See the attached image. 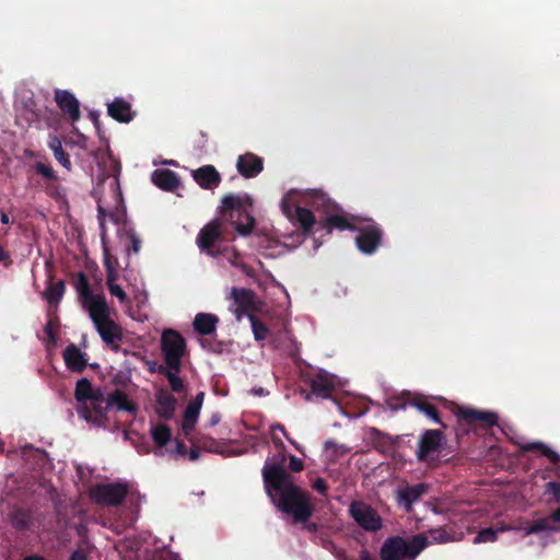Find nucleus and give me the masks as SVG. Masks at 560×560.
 Returning a JSON list of instances; mask_svg holds the SVG:
<instances>
[{"label": "nucleus", "mask_w": 560, "mask_h": 560, "mask_svg": "<svg viewBox=\"0 0 560 560\" xmlns=\"http://www.w3.org/2000/svg\"><path fill=\"white\" fill-rule=\"evenodd\" d=\"M265 489L272 503L294 522H305L312 515L308 495L294 485L281 465L267 460L262 468Z\"/></svg>", "instance_id": "nucleus-1"}, {"label": "nucleus", "mask_w": 560, "mask_h": 560, "mask_svg": "<svg viewBox=\"0 0 560 560\" xmlns=\"http://www.w3.org/2000/svg\"><path fill=\"white\" fill-rule=\"evenodd\" d=\"M75 288L82 305L89 312L102 340L107 345L116 346L121 339V329L109 318V307L105 296L102 293L91 291L88 279L83 273L80 275Z\"/></svg>", "instance_id": "nucleus-2"}, {"label": "nucleus", "mask_w": 560, "mask_h": 560, "mask_svg": "<svg viewBox=\"0 0 560 560\" xmlns=\"http://www.w3.org/2000/svg\"><path fill=\"white\" fill-rule=\"evenodd\" d=\"M330 200L325 194L317 190H290L281 200V209L287 218L296 220L305 232H310L315 223L314 214L306 207L314 209H329Z\"/></svg>", "instance_id": "nucleus-3"}, {"label": "nucleus", "mask_w": 560, "mask_h": 560, "mask_svg": "<svg viewBox=\"0 0 560 560\" xmlns=\"http://www.w3.org/2000/svg\"><path fill=\"white\" fill-rule=\"evenodd\" d=\"M114 408L131 413L137 411V406L128 399L125 393L115 390L106 397L101 394L96 398L86 400L84 405L79 406L78 413L86 422L103 427L107 421L108 412Z\"/></svg>", "instance_id": "nucleus-4"}, {"label": "nucleus", "mask_w": 560, "mask_h": 560, "mask_svg": "<svg viewBox=\"0 0 560 560\" xmlns=\"http://www.w3.org/2000/svg\"><path fill=\"white\" fill-rule=\"evenodd\" d=\"M253 200L248 195H230L222 200V211L241 235L252 232L255 220L250 214Z\"/></svg>", "instance_id": "nucleus-5"}, {"label": "nucleus", "mask_w": 560, "mask_h": 560, "mask_svg": "<svg viewBox=\"0 0 560 560\" xmlns=\"http://www.w3.org/2000/svg\"><path fill=\"white\" fill-rule=\"evenodd\" d=\"M428 540L422 535L404 538L392 536L383 542L380 557L381 560H413L425 547Z\"/></svg>", "instance_id": "nucleus-6"}, {"label": "nucleus", "mask_w": 560, "mask_h": 560, "mask_svg": "<svg viewBox=\"0 0 560 560\" xmlns=\"http://www.w3.org/2000/svg\"><path fill=\"white\" fill-rule=\"evenodd\" d=\"M328 226L339 230H353L358 231L359 235L355 238L358 248L364 254H372L376 250L381 242V230L375 224H366L359 226L353 222L348 221L340 215H331L327 219Z\"/></svg>", "instance_id": "nucleus-7"}, {"label": "nucleus", "mask_w": 560, "mask_h": 560, "mask_svg": "<svg viewBox=\"0 0 560 560\" xmlns=\"http://www.w3.org/2000/svg\"><path fill=\"white\" fill-rule=\"evenodd\" d=\"M161 348L165 359V365L176 369L182 366L186 343L184 338L175 330L168 329L162 334Z\"/></svg>", "instance_id": "nucleus-8"}, {"label": "nucleus", "mask_w": 560, "mask_h": 560, "mask_svg": "<svg viewBox=\"0 0 560 560\" xmlns=\"http://www.w3.org/2000/svg\"><path fill=\"white\" fill-rule=\"evenodd\" d=\"M129 491V483L126 481L100 483L91 489V497L100 504L118 505Z\"/></svg>", "instance_id": "nucleus-9"}, {"label": "nucleus", "mask_w": 560, "mask_h": 560, "mask_svg": "<svg viewBox=\"0 0 560 560\" xmlns=\"http://www.w3.org/2000/svg\"><path fill=\"white\" fill-rule=\"evenodd\" d=\"M349 513L355 523L366 532H377L383 527V520L371 505L357 501L352 502Z\"/></svg>", "instance_id": "nucleus-10"}, {"label": "nucleus", "mask_w": 560, "mask_h": 560, "mask_svg": "<svg viewBox=\"0 0 560 560\" xmlns=\"http://www.w3.org/2000/svg\"><path fill=\"white\" fill-rule=\"evenodd\" d=\"M222 223L219 220L209 222L198 234L197 244L201 250H206L208 255L217 256L212 250L214 244L221 238Z\"/></svg>", "instance_id": "nucleus-11"}, {"label": "nucleus", "mask_w": 560, "mask_h": 560, "mask_svg": "<svg viewBox=\"0 0 560 560\" xmlns=\"http://www.w3.org/2000/svg\"><path fill=\"white\" fill-rule=\"evenodd\" d=\"M427 491L428 486L424 483L401 486L396 490V499L398 504L402 506L406 512L410 513L412 505L418 502Z\"/></svg>", "instance_id": "nucleus-12"}, {"label": "nucleus", "mask_w": 560, "mask_h": 560, "mask_svg": "<svg viewBox=\"0 0 560 560\" xmlns=\"http://www.w3.org/2000/svg\"><path fill=\"white\" fill-rule=\"evenodd\" d=\"M442 434L438 430H428L420 440L418 458L431 460L438 455L441 447Z\"/></svg>", "instance_id": "nucleus-13"}, {"label": "nucleus", "mask_w": 560, "mask_h": 560, "mask_svg": "<svg viewBox=\"0 0 560 560\" xmlns=\"http://www.w3.org/2000/svg\"><path fill=\"white\" fill-rule=\"evenodd\" d=\"M337 376L329 374L325 371L318 372L314 377L310 380V386L312 394L320 397L328 398L336 386L339 385Z\"/></svg>", "instance_id": "nucleus-14"}, {"label": "nucleus", "mask_w": 560, "mask_h": 560, "mask_svg": "<svg viewBox=\"0 0 560 560\" xmlns=\"http://www.w3.org/2000/svg\"><path fill=\"white\" fill-rule=\"evenodd\" d=\"M55 101L63 115L68 116L71 121L74 122L80 119L79 101L73 94L65 90H57Z\"/></svg>", "instance_id": "nucleus-15"}, {"label": "nucleus", "mask_w": 560, "mask_h": 560, "mask_svg": "<svg viewBox=\"0 0 560 560\" xmlns=\"http://www.w3.org/2000/svg\"><path fill=\"white\" fill-rule=\"evenodd\" d=\"M237 170L244 177H255L262 171V161L252 153H246L238 158Z\"/></svg>", "instance_id": "nucleus-16"}, {"label": "nucleus", "mask_w": 560, "mask_h": 560, "mask_svg": "<svg viewBox=\"0 0 560 560\" xmlns=\"http://www.w3.org/2000/svg\"><path fill=\"white\" fill-rule=\"evenodd\" d=\"M177 400L166 389H160L156 393V412L160 417L170 419L175 411Z\"/></svg>", "instance_id": "nucleus-17"}, {"label": "nucleus", "mask_w": 560, "mask_h": 560, "mask_svg": "<svg viewBox=\"0 0 560 560\" xmlns=\"http://www.w3.org/2000/svg\"><path fill=\"white\" fill-rule=\"evenodd\" d=\"M457 417L459 420L467 422L480 421L489 427L497 424L498 421V417L493 412L479 411L469 408H459L457 411Z\"/></svg>", "instance_id": "nucleus-18"}, {"label": "nucleus", "mask_w": 560, "mask_h": 560, "mask_svg": "<svg viewBox=\"0 0 560 560\" xmlns=\"http://www.w3.org/2000/svg\"><path fill=\"white\" fill-rule=\"evenodd\" d=\"M192 176L201 187L207 189L213 188L220 183V175L211 165L194 171Z\"/></svg>", "instance_id": "nucleus-19"}, {"label": "nucleus", "mask_w": 560, "mask_h": 560, "mask_svg": "<svg viewBox=\"0 0 560 560\" xmlns=\"http://www.w3.org/2000/svg\"><path fill=\"white\" fill-rule=\"evenodd\" d=\"M218 316L211 313H198L194 319V328L200 335H211L217 329Z\"/></svg>", "instance_id": "nucleus-20"}, {"label": "nucleus", "mask_w": 560, "mask_h": 560, "mask_svg": "<svg viewBox=\"0 0 560 560\" xmlns=\"http://www.w3.org/2000/svg\"><path fill=\"white\" fill-rule=\"evenodd\" d=\"M231 296L243 312L256 310V296L250 290L233 288Z\"/></svg>", "instance_id": "nucleus-21"}, {"label": "nucleus", "mask_w": 560, "mask_h": 560, "mask_svg": "<svg viewBox=\"0 0 560 560\" xmlns=\"http://www.w3.org/2000/svg\"><path fill=\"white\" fill-rule=\"evenodd\" d=\"M152 182L164 190H173L179 186L176 174L170 170H156L152 173Z\"/></svg>", "instance_id": "nucleus-22"}, {"label": "nucleus", "mask_w": 560, "mask_h": 560, "mask_svg": "<svg viewBox=\"0 0 560 560\" xmlns=\"http://www.w3.org/2000/svg\"><path fill=\"white\" fill-rule=\"evenodd\" d=\"M66 365L72 371H82L86 365L84 354L73 345L68 346L63 352Z\"/></svg>", "instance_id": "nucleus-23"}, {"label": "nucleus", "mask_w": 560, "mask_h": 560, "mask_svg": "<svg viewBox=\"0 0 560 560\" xmlns=\"http://www.w3.org/2000/svg\"><path fill=\"white\" fill-rule=\"evenodd\" d=\"M108 114L116 120L128 122L131 120V109L129 103L117 98L108 104Z\"/></svg>", "instance_id": "nucleus-24"}, {"label": "nucleus", "mask_w": 560, "mask_h": 560, "mask_svg": "<svg viewBox=\"0 0 560 560\" xmlns=\"http://www.w3.org/2000/svg\"><path fill=\"white\" fill-rule=\"evenodd\" d=\"M182 366H177L176 369L160 365L159 373H162L166 376L170 387L173 392L179 393L184 389V381L178 376Z\"/></svg>", "instance_id": "nucleus-25"}, {"label": "nucleus", "mask_w": 560, "mask_h": 560, "mask_svg": "<svg viewBox=\"0 0 560 560\" xmlns=\"http://www.w3.org/2000/svg\"><path fill=\"white\" fill-rule=\"evenodd\" d=\"M101 393H95L91 383L86 378L78 381L75 386V398L80 402V406L84 405L86 400L96 398Z\"/></svg>", "instance_id": "nucleus-26"}, {"label": "nucleus", "mask_w": 560, "mask_h": 560, "mask_svg": "<svg viewBox=\"0 0 560 560\" xmlns=\"http://www.w3.org/2000/svg\"><path fill=\"white\" fill-rule=\"evenodd\" d=\"M48 147L52 151L55 159L67 170L71 168L69 156L62 149V143L57 136H49Z\"/></svg>", "instance_id": "nucleus-27"}, {"label": "nucleus", "mask_w": 560, "mask_h": 560, "mask_svg": "<svg viewBox=\"0 0 560 560\" xmlns=\"http://www.w3.org/2000/svg\"><path fill=\"white\" fill-rule=\"evenodd\" d=\"M200 408H197L191 405H187L186 410L184 412V419L182 423V430L185 434V436H189L192 432L195 424L198 421L199 415H200Z\"/></svg>", "instance_id": "nucleus-28"}, {"label": "nucleus", "mask_w": 560, "mask_h": 560, "mask_svg": "<svg viewBox=\"0 0 560 560\" xmlns=\"http://www.w3.org/2000/svg\"><path fill=\"white\" fill-rule=\"evenodd\" d=\"M521 447L523 451L537 450L541 455L546 456L553 464L560 462V455L542 442H528L524 443Z\"/></svg>", "instance_id": "nucleus-29"}, {"label": "nucleus", "mask_w": 560, "mask_h": 560, "mask_svg": "<svg viewBox=\"0 0 560 560\" xmlns=\"http://www.w3.org/2000/svg\"><path fill=\"white\" fill-rule=\"evenodd\" d=\"M151 436L158 446H164L171 440V430L165 424H155L151 428Z\"/></svg>", "instance_id": "nucleus-30"}, {"label": "nucleus", "mask_w": 560, "mask_h": 560, "mask_svg": "<svg viewBox=\"0 0 560 560\" xmlns=\"http://www.w3.org/2000/svg\"><path fill=\"white\" fill-rule=\"evenodd\" d=\"M65 293V283L62 281H58L55 284L49 285L44 296L50 304H58Z\"/></svg>", "instance_id": "nucleus-31"}, {"label": "nucleus", "mask_w": 560, "mask_h": 560, "mask_svg": "<svg viewBox=\"0 0 560 560\" xmlns=\"http://www.w3.org/2000/svg\"><path fill=\"white\" fill-rule=\"evenodd\" d=\"M118 276L106 277V284L110 295L116 296L121 304L127 302V296L122 288L117 283Z\"/></svg>", "instance_id": "nucleus-32"}, {"label": "nucleus", "mask_w": 560, "mask_h": 560, "mask_svg": "<svg viewBox=\"0 0 560 560\" xmlns=\"http://www.w3.org/2000/svg\"><path fill=\"white\" fill-rule=\"evenodd\" d=\"M419 411L423 412L428 418L436 423H440V418L434 406L424 399H417L412 404Z\"/></svg>", "instance_id": "nucleus-33"}, {"label": "nucleus", "mask_w": 560, "mask_h": 560, "mask_svg": "<svg viewBox=\"0 0 560 560\" xmlns=\"http://www.w3.org/2000/svg\"><path fill=\"white\" fill-rule=\"evenodd\" d=\"M248 318L252 323V328L254 336L257 340H262L267 337L268 329L267 327L259 322L254 315H248Z\"/></svg>", "instance_id": "nucleus-34"}, {"label": "nucleus", "mask_w": 560, "mask_h": 560, "mask_svg": "<svg viewBox=\"0 0 560 560\" xmlns=\"http://www.w3.org/2000/svg\"><path fill=\"white\" fill-rule=\"evenodd\" d=\"M497 537L498 530H494L493 528H486L477 534V536L474 538V544L494 541Z\"/></svg>", "instance_id": "nucleus-35"}, {"label": "nucleus", "mask_w": 560, "mask_h": 560, "mask_svg": "<svg viewBox=\"0 0 560 560\" xmlns=\"http://www.w3.org/2000/svg\"><path fill=\"white\" fill-rule=\"evenodd\" d=\"M222 258L234 267H243L240 254L235 252L233 248H225L224 252L222 253Z\"/></svg>", "instance_id": "nucleus-36"}, {"label": "nucleus", "mask_w": 560, "mask_h": 560, "mask_svg": "<svg viewBox=\"0 0 560 560\" xmlns=\"http://www.w3.org/2000/svg\"><path fill=\"white\" fill-rule=\"evenodd\" d=\"M279 430L283 433V435L287 438V440L298 450V451H301L300 446L293 441L291 440L288 435H287V432L284 430V428L281 425V424H275L271 427V432H272V441L273 443L276 444V446L278 447H282L283 446V443L281 442L280 439H278L275 434V432Z\"/></svg>", "instance_id": "nucleus-37"}, {"label": "nucleus", "mask_w": 560, "mask_h": 560, "mask_svg": "<svg viewBox=\"0 0 560 560\" xmlns=\"http://www.w3.org/2000/svg\"><path fill=\"white\" fill-rule=\"evenodd\" d=\"M126 237L129 245L131 246L132 252L138 254L141 247V240L139 236L132 230H129L126 233Z\"/></svg>", "instance_id": "nucleus-38"}, {"label": "nucleus", "mask_w": 560, "mask_h": 560, "mask_svg": "<svg viewBox=\"0 0 560 560\" xmlns=\"http://www.w3.org/2000/svg\"><path fill=\"white\" fill-rule=\"evenodd\" d=\"M104 265L106 268V277L118 276L116 268H115V261L112 259L110 255L105 249L104 252Z\"/></svg>", "instance_id": "nucleus-39"}, {"label": "nucleus", "mask_w": 560, "mask_h": 560, "mask_svg": "<svg viewBox=\"0 0 560 560\" xmlns=\"http://www.w3.org/2000/svg\"><path fill=\"white\" fill-rule=\"evenodd\" d=\"M325 448H326V451H332L336 454H346L350 451L345 445H339L334 441H327L325 443Z\"/></svg>", "instance_id": "nucleus-40"}, {"label": "nucleus", "mask_w": 560, "mask_h": 560, "mask_svg": "<svg viewBox=\"0 0 560 560\" xmlns=\"http://www.w3.org/2000/svg\"><path fill=\"white\" fill-rule=\"evenodd\" d=\"M36 170L39 174H42L46 178H54L55 172L50 165L44 164V163H37Z\"/></svg>", "instance_id": "nucleus-41"}, {"label": "nucleus", "mask_w": 560, "mask_h": 560, "mask_svg": "<svg viewBox=\"0 0 560 560\" xmlns=\"http://www.w3.org/2000/svg\"><path fill=\"white\" fill-rule=\"evenodd\" d=\"M546 528H547L546 521L538 520L534 524H532L530 526L526 527L525 528V533L527 535H529V534H534V533H538V532L545 530Z\"/></svg>", "instance_id": "nucleus-42"}, {"label": "nucleus", "mask_w": 560, "mask_h": 560, "mask_svg": "<svg viewBox=\"0 0 560 560\" xmlns=\"http://www.w3.org/2000/svg\"><path fill=\"white\" fill-rule=\"evenodd\" d=\"M546 493L551 495L556 500L560 499V483L559 482H548L546 486Z\"/></svg>", "instance_id": "nucleus-43"}, {"label": "nucleus", "mask_w": 560, "mask_h": 560, "mask_svg": "<svg viewBox=\"0 0 560 560\" xmlns=\"http://www.w3.org/2000/svg\"><path fill=\"white\" fill-rule=\"evenodd\" d=\"M289 466L293 471H296V472L301 471L304 467L303 462L295 456L290 457Z\"/></svg>", "instance_id": "nucleus-44"}, {"label": "nucleus", "mask_w": 560, "mask_h": 560, "mask_svg": "<svg viewBox=\"0 0 560 560\" xmlns=\"http://www.w3.org/2000/svg\"><path fill=\"white\" fill-rule=\"evenodd\" d=\"M203 398H205V393L203 392H200L196 395V397L194 398V400L189 401V405L191 406H195L197 408H200L202 407V404H203Z\"/></svg>", "instance_id": "nucleus-45"}, {"label": "nucleus", "mask_w": 560, "mask_h": 560, "mask_svg": "<svg viewBox=\"0 0 560 560\" xmlns=\"http://www.w3.org/2000/svg\"><path fill=\"white\" fill-rule=\"evenodd\" d=\"M220 422V415L219 413H213L209 420V424L211 427H214L217 425L218 423Z\"/></svg>", "instance_id": "nucleus-46"}, {"label": "nucleus", "mask_w": 560, "mask_h": 560, "mask_svg": "<svg viewBox=\"0 0 560 560\" xmlns=\"http://www.w3.org/2000/svg\"><path fill=\"white\" fill-rule=\"evenodd\" d=\"M314 487H315V489H317L319 492H324V491H325V488H326L325 482H324V480H322V479L316 480V482H315Z\"/></svg>", "instance_id": "nucleus-47"}, {"label": "nucleus", "mask_w": 560, "mask_h": 560, "mask_svg": "<svg viewBox=\"0 0 560 560\" xmlns=\"http://www.w3.org/2000/svg\"><path fill=\"white\" fill-rule=\"evenodd\" d=\"M70 560H85V556L81 551H75Z\"/></svg>", "instance_id": "nucleus-48"}, {"label": "nucleus", "mask_w": 560, "mask_h": 560, "mask_svg": "<svg viewBox=\"0 0 560 560\" xmlns=\"http://www.w3.org/2000/svg\"><path fill=\"white\" fill-rule=\"evenodd\" d=\"M149 371L150 372H159V366L155 362L149 361L148 362Z\"/></svg>", "instance_id": "nucleus-49"}, {"label": "nucleus", "mask_w": 560, "mask_h": 560, "mask_svg": "<svg viewBox=\"0 0 560 560\" xmlns=\"http://www.w3.org/2000/svg\"><path fill=\"white\" fill-rule=\"evenodd\" d=\"M98 217H100L101 226H103L104 225L105 211H104V209L101 206H98Z\"/></svg>", "instance_id": "nucleus-50"}, {"label": "nucleus", "mask_w": 560, "mask_h": 560, "mask_svg": "<svg viewBox=\"0 0 560 560\" xmlns=\"http://www.w3.org/2000/svg\"><path fill=\"white\" fill-rule=\"evenodd\" d=\"M360 560H373L368 551H362L360 553Z\"/></svg>", "instance_id": "nucleus-51"}, {"label": "nucleus", "mask_w": 560, "mask_h": 560, "mask_svg": "<svg viewBox=\"0 0 560 560\" xmlns=\"http://www.w3.org/2000/svg\"><path fill=\"white\" fill-rule=\"evenodd\" d=\"M1 222L4 224L9 223V215L7 213L1 214Z\"/></svg>", "instance_id": "nucleus-52"}, {"label": "nucleus", "mask_w": 560, "mask_h": 560, "mask_svg": "<svg viewBox=\"0 0 560 560\" xmlns=\"http://www.w3.org/2000/svg\"><path fill=\"white\" fill-rule=\"evenodd\" d=\"M552 517L555 521L560 522V509L553 513Z\"/></svg>", "instance_id": "nucleus-53"}, {"label": "nucleus", "mask_w": 560, "mask_h": 560, "mask_svg": "<svg viewBox=\"0 0 560 560\" xmlns=\"http://www.w3.org/2000/svg\"><path fill=\"white\" fill-rule=\"evenodd\" d=\"M253 392L256 394V395H264V389L262 388H259V389H253Z\"/></svg>", "instance_id": "nucleus-54"}, {"label": "nucleus", "mask_w": 560, "mask_h": 560, "mask_svg": "<svg viewBox=\"0 0 560 560\" xmlns=\"http://www.w3.org/2000/svg\"><path fill=\"white\" fill-rule=\"evenodd\" d=\"M26 560H44L40 557H28Z\"/></svg>", "instance_id": "nucleus-55"}, {"label": "nucleus", "mask_w": 560, "mask_h": 560, "mask_svg": "<svg viewBox=\"0 0 560 560\" xmlns=\"http://www.w3.org/2000/svg\"><path fill=\"white\" fill-rule=\"evenodd\" d=\"M198 457L197 453L196 452H191L190 453V458L191 459H196Z\"/></svg>", "instance_id": "nucleus-56"}, {"label": "nucleus", "mask_w": 560, "mask_h": 560, "mask_svg": "<svg viewBox=\"0 0 560 560\" xmlns=\"http://www.w3.org/2000/svg\"><path fill=\"white\" fill-rule=\"evenodd\" d=\"M36 116H37V115H36L35 113H31V117H28L27 119H28V120H33L34 118H36Z\"/></svg>", "instance_id": "nucleus-57"}, {"label": "nucleus", "mask_w": 560, "mask_h": 560, "mask_svg": "<svg viewBox=\"0 0 560 560\" xmlns=\"http://www.w3.org/2000/svg\"><path fill=\"white\" fill-rule=\"evenodd\" d=\"M50 327H51V324H50V323H48V324H47V327H46V329H47V331H48V332H50Z\"/></svg>", "instance_id": "nucleus-58"}, {"label": "nucleus", "mask_w": 560, "mask_h": 560, "mask_svg": "<svg viewBox=\"0 0 560 560\" xmlns=\"http://www.w3.org/2000/svg\"><path fill=\"white\" fill-rule=\"evenodd\" d=\"M3 258V252L2 249L0 248V260Z\"/></svg>", "instance_id": "nucleus-59"}]
</instances>
